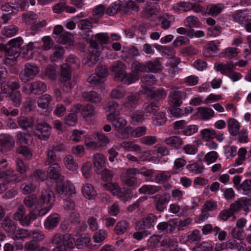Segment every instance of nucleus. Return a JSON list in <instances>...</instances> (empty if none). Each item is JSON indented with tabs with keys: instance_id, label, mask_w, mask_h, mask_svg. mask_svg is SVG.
<instances>
[{
	"instance_id": "44",
	"label": "nucleus",
	"mask_w": 251,
	"mask_h": 251,
	"mask_svg": "<svg viewBox=\"0 0 251 251\" xmlns=\"http://www.w3.org/2000/svg\"><path fill=\"white\" fill-rule=\"evenodd\" d=\"M201 136L202 139L208 141L216 137V132L213 129L205 128L201 131Z\"/></svg>"
},
{
	"instance_id": "18",
	"label": "nucleus",
	"mask_w": 251,
	"mask_h": 251,
	"mask_svg": "<svg viewBox=\"0 0 251 251\" xmlns=\"http://www.w3.org/2000/svg\"><path fill=\"white\" fill-rule=\"evenodd\" d=\"M82 96L86 101L92 103H99L101 100V95L94 91L83 92Z\"/></svg>"
},
{
	"instance_id": "45",
	"label": "nucleus",
	"mask_w": 251,
	"mask_h": 251,
	"mask_svg": "<svg viewBox=\"0 0 251 251\" xmlns=\"http://www.w3.org/2000/svg\"><path fill=\"white\" fill-rule=\"evenodd\" d=\"M102 186L106 190L110 191L113 195H118L120 194L121 189L117 183H104Z\"/></svg>"
},
{
	"instance_id": "12",
	"label": "nucleus",
	"mask_w": 251,
	"mask_h": 251,
	"mask_svg": "<svg viewBox=\"0 0 251 251\" xmlns=\"http://www.w3.org/2000/svg\"><path fill=\"white\" fill-rule=\"evenodd\" d=\"M177 222L176 219H172L167 222H163L159 223L157 226L158 230L164 232L166 234L172 233L175 230Z\"/></svg>"
},
{
	"instance_id": "60",
	"label": "nucleus",
	"mask_w": 251,
	"mask_h": 251,
	"mask_svg": "<svg viewBox=\"0 0 251 251\" xmlns=\"http://www.w3.org/2000/svg\"><path fill=\"white\" fill-rule=\"evenodd\" d=\"M45 75L51 79H55L57 77L56 68L51 65H48L45 70Z\"/></svg>"
},
{
	"instance_id": "49",
	"label": "nucleus",
	"mask_w": 251,
	"mask_h": 251,
	"mask_svg": "<svg viewBox=\"0 0 251 251\" xmlns=\"http://www.w3.org/2000/svg\"><path fill=\"white\" fill-rule=\"evenodd\" d=\"M186 25L190 28L198 27L200 26V22L198 17L191 15L186 17L184 20Z\"/></svg>"
},
{
	"instance_id": "15",
	"label": "nucleus",
	"mask_w": 251,
	"mask_h": 251,
	"mask_svg": "<svg viewBox=\"0 0 251 251\" xmlns=\"http://www.w3.org/2000/svg\"><path fill=\"white\" fill-rule=\"evenodd\" d=\"M155 199V208L159 212H162L166 207L165 204L168 203L170 199V196L166 194L156 195L153 196Z\"/></svg>"
},
{
	"instance_id": "24",
	"label": "nucleus",
	"mask_w": 251,
	"mask_h": 251,
	"mask_svg": "<svg viewBox=\"0 0 251 251\" xmlns=\"http://www.w3.org/2000/svg\"><path fill=\"white\" fill-rule=\"evenodd\" d=\"M63 163L65 167L69 171H75L78 167L77 163L74 157L70 154L67 155L63 159Z\"/></svg>"
},
{
	"instance_id": "16",
	"label": "nucleus",
	"mask_w": 251,
	"mask_h": 251,
	"mask_svg": "<svg viewBox=\"0 0 251 251\" xmlns=\"http://www.w3.org/2000/svg\"><path fill=\"white\" fill-rule=\"evenodd\" d=\"M139 96L135 93H128L127 96L125 99L124 105L128 109L135 108L139 103Z\"/></svg>"
},
{
	"instance_id": "33",
	"label": "nucleus",
	"mask_w": 251,
	"mask_h": 251,
	"mask_svg": "<svg viewBox=\"0 0 251 251\" xmlns=\"http://www.w3.org/2000/svg\"><path fill=\"white\" fill-rule=\"evenodd\" d=\"M159 9V6L157 3L150 4L147 3L143 12H144L148 17H150L153 15L157 14Z\"/></svg>"
},
{
	"instance_id": "43",
	"label": "nucleus",
	"mask_w": 251,
	"mask_h": 251,
	"mask_svg": "<svg viewBox=\"0 0 251 251\" xmlns=\"http://www.w3.org/2000/svg\"><path fill=\"white\" fill-rule=\"evenodd\" d=\"M66 63L70 68L77 69L79 68L80 64V60L74 55H70L65 60Z\"/></svg>"
},
{
	"instance_id": "11",
	"label": "nucleus",
	"mask_w": 251,
	"mask_h": 251,
	"mask_svg": "<svg viewBox=\"0 0 251 251\" xmlns=\"http://www.w3.org/2000/svg\"><path fill=\"white\" fill-rule=\"evenodd\" d=\"M50 242L53 245L56 246L66 243L72 244H74V239L70 234L62 235L61 233H56L50 239Z\"/></svg>"
},
{
	"instance_id": "26",
	"label": "nucleus",
	"mask_w": 251,
	"mask_h": 251,
	"mask_svg": "<svg viewBox=\"0 0 251 251\" xmlns=\"http://www.w3.org/2000/svg\"><path fill=\"white\" fill-rule=\"evenodd\" d=\"M164 143L168 146L178 149L183 145V141L179 136H173L166 138L164 140Z\"/></svg>"
},
{
	"instance_id": "57",
	"label": "nucleus",
	"mask_w": 251,
	"mask_h": 251,
	"mask_svg": "<svg viewBox=\"0 0 251 251\" xmlns=\"http://www.w3.org/2000/svg\"><path fill=\"white\" fill-rule=\"evenodd\" d=\"M234 20L241 24L246 22L248 20L247 14L245 11H237L232 15Z\"/></svg>"
},
{
	"instance_id": "35",
	"label": "nucleus",
	"mask_w": 251,
	"mask_h": 251,
	"mask_svg": "<svg viewBox=\"0 0 251 251\" xmlns=\"http://www.w3.org/2000/svg\"><path fill=\"white\" fill-rule=\"evenodd\" d=\"M120 147L128 151L139 152L142 150V148L138 145L131 141H124L120 144Z\"/></svg>"
},
{
	"instance_id": "6",
	"label": "nucleus",
	"mask_w": 251,
	"mask_h": 251,
	"mask_svg": "<svg viewBox=\"0 0 251 251\" xmlns=\"http://www.w3.org/2000/svg\"><path fill=\"white\" fill-rule=\"evenodd\" d=\"M35 135L40 139L48 140L51 134V126L45 122L37 124L36 125Z\"/></svg>"
},
{
	"instance_id": "47",
	"label": "nucleus",
	"mask_w": 251,
	"mask_h": 251,
	"mask_svg": "<svg viewBox=\"0 0 251 251\" xmlns=\"http://www.w3.org/2000/svg\"><path fill=\"white\" fill-rule=\"evenodd\" d=\"M157 217L153 214H150L143 219L141 224V228H150L153 226V224L155 222Z\"/></svg>"
},
{
	"instance_id": "51",
	"label": "nucleus",
	"mask_w": 251,
	"mask_h": 251,
	"mask_svg": "<svg viewBox=\"0 0 251 251\" xmlns=\"http://www.w3.org/2000/svg\"><path fill=\"white\" fill-rule=\"evenodd\" d=\"M174 21V17L172 16L166 15V17H163L160 18V25L162 29L166 30L168 29L172 22Z\"/></svg>"
},
{
	"instance_id": "19",
	"label": "nucleus",
	"mask_w": 251,
	"mask_h": 251,
	"mask_svg": "<svg viewBox=\"0 0 251 251\" xmlns=\"http://www.w3.org/2000/svg\"><path fill=\"white\" fill-rule=\"evenodd\" d=\"M215 68L223 75H228L229 73L235 70V65L232 62H227L226 64L219 63L215 65Z\"/></svg>"
},
{
	"instance_id": "14",
	"label": "nucleus",
	"mask_w": 251,
	"mask_h": 251,
	"mask_svg": "<svg viewBox=\"0 0 251 251\" xmlns=\"http://www.w3.org/2000/svg\"><path fill=\"white\" fill-rule=\"evenodd\" d=\"M60 221V217L57 213H53L47 217L44 222L45 228L52 230L56 227Z\"/></svg>"
},
{
	"instance_id": "13",
	"label": "nucleus",
	"mask_w": 251,
	"mask_h": 251,
	"mask_svg": "<svg viewBox=\"0 0 251 251\" xmlns=\"http://www.w3.org/2000/svg\"><path fill=\"white\" fill-rule=\"evenodd\" d=\"M15 141L13 138L8 134H0V148L5 151L10 150L14 146Z\"/></svg>"
},
{
	"instance_id": "29",
	"label": "nucleus",
	"mask_w": 251,
	"mask_h": 251,
	"mask_svg": "<svg viewBox=\"0 0 251 251\" xmlns=\"http://www.w3.org/2000/svg\"><path fill=\"white\" fill-rule=\"evenodd\" d=\"M26 209L24 205H20L13 215V219L18 221L23 226V222L26 216Z\"/></svg>"
},
{
	"instance_id": "30",
	"label": "nucleus",
	"mask_w": 251,
	"mask_h": 251,
	"mask_svg": "<svg viewBox=\"0 0 251 251\" xmlns=\"http://www.w3.org/2000/svg\"><path fill=\"white\" fill-rule=\"evenodd\" d=\"M178 173L177 171H173L170 173L168 171H161L158 173L155 176V181L158 183H163L169 180L171 177V174L174 175Z\"/></svg>"
},
{
	"instance_id": "23",
	"label": "nucleus",
	"mask_w": 251,
	"mask_h": 251,
	"mask_svg": "<svg viewBox=\"0 0 251 251\" xmlns=\"http://www.w3.org/2000/svg\"><path fill=\"white\" fill-rule=\"evenodd\" d=\"M81 190L84 196L89 200L93 199L97 195L94 186L89 183L84 184Z\"/></svg>"
},
{
	"instance_id": "58",
	"label": "nucleus",
	"mask_w": 251,
	"mask_h": 251,
	"mask_svg": "<svg viewBox=\"0 0 251 251\" xmlns=\"http://www.w3.org/2000/svg\"><path fill=\"white\" fill-rule=\"evenodd\" d=\"M166 120L165 114L163 112H159L153 118V122L154 125L160 126L165 124Z\"/></svg>"
},
{
	"instance_id": "61",
	"label": "nucleus",
	"mask_w": 251,
	"mask_h": 251,
	"mask_svg": "<svg viewBox=\"0 0 251 251\" xmlns=\"http://www.w3.org/2000/svg\"><path fill=\"white\" fill-rule=\"evenodd\" d=\"M98 141L100 148L105 147L110 142V139L102 132L96 133Z\"/></svg>"
},
{
	"instance_id": "2",
	"label": "nucleus",
	"mask_w": 251,
	"mask_h": 251,
	"mask_svg": "<svg viewBox=\"0 0 251 251\" xmlns=\"http://www.w3.org/2000/svg\"><path fill=\"white\" fill-rule=\"evenodd\" d=\"M60 75L62 77V90L66 93H70L73 87L75 85V80L71 78L72 72L73 70L67 64H63L60 66Z\"/></svg>"
},
{
	"instance_id": "59",
	"label": "nucleus",
	"mask_w": 251,
	"mask_h": 251,
	"mask_svg": "<svg viewBox=\"0 0 251 251\" xmlns=\"http://www.w3.org/2000/svg\"><path fill=\"white\" fill-rule=\"evenodd\" d=\"M186 168L190 171L196 174L202 173L204 170L203 165L198 163L188 165Z\"/></svg>"
},
{
	"instance_id": "5",
	"label": "nucleus",
	"mask_w": 251,
	"mask_h": 251,
	"mask_svg": "<svg viewBox=\"0 0 251 251\" xmlns=\"http://www.w3.org/2000/svg\"><path fill=\"white\" fill-rule=\"evenodd\" d=\"M186 97V93L179 91L178 88L173 87L171 88L168 96V100L170 104L173 106L178 107L182 102V100Z\"/></svg>"
},
{
	"instance_id": "40",
	"label": "nucleus",
	"mask_w": 251,
	"mask_h": 251,
	"mask_svg": "<svg viewBox=\"0 0 251 251\" xmlns=\"http://www.w3.org/2000/svg\"><path fill=\"white\" fill-rule=\"evenodd\" d=\"M2 227L8 233H13L16 229L14 222L7 217H5L1 223Z\"/></svg>"
},
{
	"instance_id": "32",
	"label": "nucleus",
	"mask_w": 251,
	"mask_h": 251,
	"mask_svg": "<svg viewBox=\"0 0 251 251\" xmlns=\"http://www.w3.org/2000/svg\"><path fill=\"white\" fill-rule=\"evenodd\" d=\"M65 53L64 49L60 46H55L52 49V53L50 55V60L51 62L58 61L61 59Z\"/></svg>"
},
{
	"instance_id": "38",
	"label": "nucleus",
	"mask_w": 251,
	"mask_h": 251,
	"mask_svg": "<svg viewBox=\"0 0 251 251\" xmlns=\"http://www.w3.org/2000/svg\"><path fill=\"white\" fill-rule=\"evenodd\" d=\"M159 107L160 103L157 101L146 102L143 105L145 112L150 114L155 113L159 110Z\"/></svg>"
},
{
	"instance_id": "1",
	"label": "nucleus",
	"mask_w": 251,
	"mask_h": 251,
	"mask_svg": "<svg viewBox=\"0 0 251 251\" xmlns=\"http://www.w3.org/2000/svg\"><path fill=\"white\" fill-rule=\"evenodd\" d=\"M54 202V194L52 191L47 189L42 191L38 204L42 207L39 215L43 216L49 212Z\"/></svg>"
},
{
	"instance_id": "62",
	"label": "nucleus",
	"mask_w": 251,
	"mask_h": 251,
	"mask_svg": "<svg viewBox=\"0 0 251 251\" xmlns=\"http://www.w3.org/2000/svg\"><path fill=\"white\" fill-rule=\"evenodd\" d=\"M39 247L40 244L34 240L26 242L24 245V249L26 251H36Z\"/></svg>"
},
{
	"instance_id": "34",
	"label": "nucleus",
	"mask_w": 251,
	"mask_h": 251,
	"mask_svg": "<svg viewBox=\"0 0 251 251\" xmlns=\"http://www.w3.org/2000/svg\"><path fill=\"white\" fill-rule=\"evenodd\" d=\"M9 97L15 107H19L23 101L22 94L19 91L9 93Z\"/></svg>"
},
{
	"instance_id": "10",
	"label": "nucleus",
	"mask_w": 251,
	"mask_h": 251,
	"mask_svg": "<svg viewBox=\"0 0 251 251\" xmlns=\"http://www.w3.org/2000/svg\"><path fill=\"white\" fill-rule=\"evenodd\" d=\"M62 168L58 163H54L49 166L48 174L49 178L55 180H63L64 176L62 175Z\"/></svg>"
},
{
	"instance_id": "56",
	"label": "nucleus",
	"mask_w": 251,
	"mask_h": 251,
	"mask_svg": "<svg viewBox=\"0 0 251 251\" xmlns=\"http://www.w3.org/2000/svg\"><path fill=\"white\" fill-rule=\"evenodd\" d=\"M33 181L28 183H23L21 185L20 189L22 193L24 195L29 194L35 190V186L33 184Z\"/></svg>"
},
{
	"instance_id": "7",
	"label": "nucleus",
	"mask_w": 251,
	"mask_h": 251,
	"mask_svg": "<svg viewBox=\"0 0 251 251\" xmlns=\"http://www.w3.org/2000/svg\"><path fill=\"white\" fill-rule=\"evenodd\" d=\"M119 111L110 113L107 116L108 121L111 122L116 130L119 131L124 128L127 124L126 121L122 117H119Z\"/></svg>"
},
{
	"instance_id": "22",
	"label": "nucleus",
	"mask_w": 251,
	"mask_h": 251,
	"mask_svg": "<svg viewBox=\"0 0 251 251\" xmlns=\"http://www.w3.org/2000/svg\"><path fill=\"white\" fill-rule=\"evenodd\" d=\"M106 158L101 154L96 153L93 157V163L95 171L99 174V171L105 167Z\"/></svg>"
},
{
	"instance_id": "37",
	"label": "nucleus",
	"mask_w": 251,
	"mask_h": 251,
	"mask_svg": "<svg viewBox=\"0 0 251 251\" xmlns=\"http://www.w3.org/2000/svg\"><path fill=\"white\" fill-rule=\"evenodd\" d=\"M148 71L152 73H156L162 70V65L159 58H155L153 61L147 62Z\"/></svg>"
},
{
	"instance_id": "41",
	"label": "nucleus",
	"mask_w": 251,
	"mask_h": 251,
	"mask_svg": "<svg viewBox=\"0 0 251 251\" xmlns=\"http://www.w3.org/2000/svg\"><path fill=\"white\" fill-rule=\"evenodd\" d=\"M174 8L180 12H185L192 9V3L190 2L181 1L175 4Z\"/></svg>"
},
{
	"instance_id": "20",
	"label": "nucleus",
	"mask_w": 251,
	"mask_h": 251,
	"mask_svg": "<svg viewBox=\"0 0 251 251\" xmlns=\"http://www.w3.org/2000/svg\"><path fill=\"white\" fill-rule=\"evenodd\" d=\"M139 55V51L137 48L124 47L122 51L121 57L125 60L128 59H132Z\"/></svg>"
},
{
	"instance_id": "8",
	"label": "nucleus",
	"mask_w": 251,
	"mask_h": 251,
	"mask_svg": "<svg viewBox=\"0 0 251 251\" xmlns=\"http://www.w3.org/2000/svg\"><path fill=\"white\" fill-rule=\"evenodd\" d=\"M56 191L59 194H65L70 196L75 193L74 185L69 181H63L60 180L57 182Z\"/></svg>"
},
{
	"instance_id": "50",
	"label": "nucleus",
	"mask_w": 251,
	"mask_h": 251,
	"mask_svg": "<svg viewBox=\"0 0 251 251\" xmlns=\"http://www.w3.org/2000/svg\"><path fill=\"white\" fill-rule=\"evenodd\" d=\"M218 50L217 45L214 42H210L205 46L203 54L206 57H209L212 53L216 52Z\"/></svg>"
},
{
	"instance_id": "31",
	"label": "nucleus",
	"mask_w": 251,
	"mask_h": 251,
	"mask_svg": "<svg viewBox=\"0 0 251 251\" xmlns=\"http://www.w3.org/2000/svg\"><path fill=\"white\" fill-rule=\"evenodd\" d=\"M227 126L230 134L233 136L237 135L240 128L238 122L234 119L231 118L227 121Z\"/></svg>"
},
{
	"instance_id": "48",
	"label": "nucleus",
	"mask_w": 251,
	"mask_h": 251,
	"mask_svg": "<svg viewBox=\"0 0 251 251\" xmlns=\"http://www.w3.org/2000/svg\"><path fill=\"white\" fill-rule=\"evenodd\" d=\"M46 159L44 161L46 166H50L54 163H56L57 155L51 149H48L46 151Z\"/></svg>"
},
{
	"instance_id": "64",
	"label": "nucleus",
	"mask_w": 251,
	"mask_h": 251,
	"mask_svg": "<svg viewBox=\"0 0 251 251\" xmlns=\"http://www.w3.org/2000/svg\"><path fill=\"white\" fill-rule=\"evenodd\" d=\"M212 245L206 242H203L193 249V251H212Z\"/></svg>"
},
{
	"instance_id": "28",
	"label": "nucleus",
	"mask_w": 251,
	"mask_h": 251,
	"mask_svg": "<svg viewBox=\"0 0 251 251\" xmlns=\"http://www.w3.org/2000/svg\"><path fill=\"white\" fill-rule=\"evenodd\" d=\"M199 116L201 119L207 120L214 116V111L206 107H200L197 108Z\"/></svg>"
},
{
	"instance_id": "63",
	"label": "nucleus",
	"mask_w": 251,
	"mask_h": 251,
	"mask_svg": "<svg viewBox=\"0 0 251 251\" xmlns=\"http://www.w3.org/2000/svg\"><path fill=\"white\" fill-rule=\"evenodd\" d=\"M30 234L25 229H20L17 230L14 234L13 238L14 240H19L30 237Z\"/></svg>"
},
{
	"instance_id": "53",
	"label": "nucleus",
	"mask_w": 251,
	"mask_h": 251,
	"mask_svg": "<svg viewBox=\"0 0 251 251\" xmlns=\"http://www.w3.org/2000/svg\"><path fill=\"white\" fill-rule=\"evenodd\" d=\"M125 89L122 86H119L111 91L110 96L113 99H120L125 96Z\"/></svg>"
},
{
	"instance_id": "52",
	"label": "nucleus",
	"mask_w": 251,
	"mask_h": 251,
	"mask_svg": "<svg viewBox=\"0 0 251 251\" xmlns=\"http://www.w3.org/2000/svg\"><path fill=\"white\" fill-rule=\"evenodd\" d=\"M37 202H38V201L37 197L34 194L26 197L24 200V203L26 207L30 208L35 207Z\"/></svg>"
},
{
	"instance_id": "54",
	"label": "nucleus",
	"mask_w": 251,
	"mask_h": 251,
	"mask_svg": "<svg viewBox=\"0 0 251 251\" xmlns=\"http://www.w3.org/2000/svg\"><path fill=\"white\" fill-rule=\"evenodd\" d=\"M128 227V223L126 221L119 222L115 227V230L117 234L121 235L124 233Z\"/></svg>"
},
{
	"instance_id": "9",
	"label": "nucleus",
	"mask_w": 251,
	"mask_h": 251,
	"mask_svg": "<svg viewBox=\"0 0 251 251\" xmlns=\"http://www.w3.org/2000/svg\"><path fill=\"white\" fill-rule=\"evenodd\" d=\"M125 68V64L120 61H116L113 63L111 70L115 73V79L116 81L124 80L127 76Z\"/></svg>"
},
{
	"instance_id": "3",
	"label": "nucleus",
	"mask_w": 251,
	"mask_h": 251,
	"mask_svg": "<svg viewBox=\"0 0 251 251\" xmlns=\"http://www.w3.org/2000/svg\"><path fill=\"white\" fill-rule=\"evenodd\" d=\"M40 72L39 67L35 63H25L19 73V78L22 82L27 83L34 79Z\"/></svg>"
},
{
	"instance_id": "17",
	"label": "nucleus",
	"mask_w": 251,
	"mask_h": 251,
	"mask_svg": "<svg viewBox=\"0 0 251 251\" xmlns=\"http://www.w3.org/2000/svg\"><path fill=\"white\" fill-rule=\"evenodd\" d=\"M38 42H29L27 45L24 46L21 51L22 57L26 60H29L33 57V49L36 45H38Z\"/></svg>"
},
{
	"instance_id": "21",
	"label": "nucleus",
	"mask_w": 251,
	"mask_h": 251,
	"mask_svg": "<svg viewBox=\"0 0 251 251\" xmlns=\"http://www.w3.org/2000/svg\"><path fill=\"white\" fill-rule=\"evenodd\" d=\"M23 44V40L21 37L14 38L11 40L6 47V51L9 53L17 52V50Z\"/></svg>"
},
{
	"instance_id": "55",
	"label": "nucleus",
	"mask_w": 251,
	"mask_h": 251,
	"mask_svg": "<svg viewBox=\"0 0 251 251\" xmlns=\"http://www.w3.org/2000/svg\"><path fill=\"white\" fill-rule=\"evenodd\" d=\"M141 81L147 86H151L156 83L157 79L154 75L148 74L142 76L141 78Z\"/></svg>"
},
{
	"instance_id": "4",
	"label": "nucleus",
	"mask_w": 251,
	"mask_h": 251,
	"mask_svg": "<svg viewBox=\"0 0 251 251\" xmlns=\"http://www.w3.org/2000/svg\"><path fill=\"white\" fill-rule=\"evenodd\" d=\"M46 84L41 80L27 83L23 88V91L28 95L32 94L39 95L46 92Z\"/></svg>"
},
{
	"instance_id": "39",
	"label": "nucleus",
	"mask_w": 251,
	"mask_h": 251,
	"mask_svg": "<svg viewBox=\"0 0 251 251\" xmlns=\"http://www.w3.org/2000/svg\"><path fill=\"white\" fill-rule=\"evenodd\" d=\"M224 7V5L221 3L211 4L207 7V14L212 16H216L222 12Z\"/></svg>"
},
{
	"instance_id": "27",
	"label": "nucleus",
	"mask_w": 251,
	"mask_h": 251,
	"mask_svg": "<svg viewBox=\"0 0 251 251\" xmlns=\"http://www.w3.org/2000/svg\"><path fill=\"white\" fill-rule=\"evenodd\" d=\"M17 123L23 129L32 128L34 126V120L32 117L21 116L18 118Z\"/></svg>"
},
{
	"instance_id": "25",
	"label": "nucleus",
	"mask_w": 251,
	"mask_h": 251,
	"mask_svg": "<svg viewBox=\"0 0 251 251\" xmlns=\"http://www.w3.org/2000/svg\"><path fill=\"white\" fill-rule=\"evenodd\" d=\"M73 38L74 36L72 33L64 31L60 36L56 37V40L59 43L71 46L74 44Z\"/></svg>"
},
{
	"instance_id": "36",
	"label": "nucleus",
	"mask_w": 251,
	"mask_h": 251,
	"mask_svg": "<svg viewBox=\"0 0 251 251\" xmlns=\"http://www.w3.org/2000/svg\"><path fill=\"white\" fill-rule=\"evenodd\" d=\"M161 189V187L159 186L144 185L139 189L140 194H149L152 195L159 192Z\"/></svg>"
},
{
	"instance_id": "42",
	"label": "nucleus",
	"mask_w": 251,
	"mask_h": 251,
	"mask_svg": "<svg viewBox=\"0 0 251 251\" xmlns=\"http://www.w3.org/2000/svg\"><path fill=\"white\" fill-rule=\"evenodd\" d=\"M52 100L51 96L49 94H45L41 96L38 100V105L42 109H46L49 106Z\"/></svg>"
},
{
	"instance_id": "46",
	"label": "nucleus",
	"mask_w": 251,
	"mask_h": 251,
	"mask_svg": "<svg viewBox=\"0 0 251 251\" xmlns=\"http://www.w3.org/2000/svg\"><path fill=\"white\" fill-rule=\"evenodd\" d=\"M91 242L90 236L87 234L81 235L76 240V245L78 249L87 246Z\"/></svg>"
}]
</instances>
